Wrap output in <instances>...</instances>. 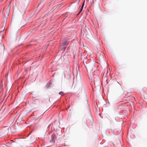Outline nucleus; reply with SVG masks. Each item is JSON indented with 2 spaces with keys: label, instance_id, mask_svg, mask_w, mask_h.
<instances>
[{
  "label": "nucleus",
  "instance_id": "obj_1",
  "mask_svg": "<svg viewBox=\"0 0 147 147\" xmlns=\"http://www.w3.org/2000/svg\"><path fill=\"white\" fill-rule=\"evenodd\" d=\"M28 4H27L25 6L22 5L20 8L19 11L18 13V15L20 16L23 17L26 12V9L28 7Z\"/></svg>",
  "mask_w": 147,
  "mask_h": 147
},
{
  "label": "nucleus",
  "instance_id": "obj_2",
  "mask_svg": "<svg viewBox=\"0 0 147 147\" xmlns=\"http://www.w3.org/2000/svg\"><path fill=\"white\" fill-rule=\"evenodd\" d=\"M88 72H90L94 67V63H87L84 64Z\"/></svg>",
  "mask_w": 147,
  "mask_h": 147
},
{
  "label": "nucleus",
  "instance_id": "obj_3",
  "mask_svg": "<svg viewBox=\"0 0 147 147\" xmlns=\"http://www.w3.org/2000/svg\"><path fill=\"white\" fill-rule=\"evenodd\" d=\"M85 34L86 35V37L88 39H91L92 37V34L91 32L89 30L86 31L85 32Z\"/></svg>",
  "mask_w": 147,
  "mask_h": 147
},
{
  "label": "nucleus",
  "instance_id": "obj_4",
  "mask_svg": "<svg viewBox=\"0 0 147 147\" xmlns=\"http://www.w3.org/2000/svg\"><path fill=\"white\" fill-rule=\"evenodd\" d=\"M33 103L34 105H36L37 106H39L40 105V101L38 99H35V100L33 101Z\"/></svg>",
  "mask_w": 147,
  "mask_h": 147
},
{
  "label": "nucleus",
  "instance_id": "obj_5",
  "mask_svg": "<svg viewBox=\"0 0 147 147\" xmlns=\"http://www.w3.org/2000/svg\"><path fill=\"white\" fill-rule=\"evenodd\" d=\"M113 144L114 145L117 146V145H120V140L118 139L117 140H114L113 142Z\"/></svg>",
  "mask_w": 147,
  "mask_h": 147
},
{
  "label": "nucleus",
  "instance_id": "obj_6",
  "mask_svg": "<svg viewBox=\"0 0 147 147\" xmlns=\"http://www.w3.org/2000/svg\"><path fill=\"white\" fill-rule=\"evenodd\" d=\"M51 140L54 143L55 142V139H57V137L54 134H53L51 136Z\"/></svg>",
  "mask_w": 147,
  "mask_h": 147
},
{
  "label": "nucleus",
  "instance_id": "obj_7",
  "mask_svg": "<svg viewBox=\"0 0 147 147\" xmlns=\"http://www.w3.org/2000/svg\"><path fill=\"white\" fill-rule=\"evenodd\" d=\"M84 2H85V1H84L83 2L82 5V7H81V8L80 9V11H79V12L77 14V15H79L80 13L81 12V11H82V10L83 9V8L84 5Z\"/></svg>",
  "mask_w": 147,
  "mask_h": 147
},
{
  "label": "nucleus",
  "instance_id": "obj_8",
  "mask_svg": "<svg viewBox=\"0 0 147 147\" xmlns=\"http://www.w3.org/2000/svg\"><path fill=\"white\" fill-rule=\"evenodd\" d=\"M68 42L67 41H64L63 42V44L64 46H66L68 44Z\"/></svg>",
  "mask_w": 147,
  "mask_h": 147
},
{
  "label": "nucleus",
  "instance_id": "obj_9",
  "mask_svg": "<svg viewBox=\"0 0 147 147\" xmlns=\"http://www.w3.org/2000/svg\"><path fill=\"white\" fill-rule=\"evenodd\" d=\"M61 5V4H59L55 6L53 8V10L56 9L58 7H60Z\"/></svg>",
  "mask_w": 147,
  "mask_h": 147
},
{
  "label": "nucleus",
  "instance_id": "obj_10",
  "mask_svg": "<svg viewBox=\"0 0 147 147\" xmlns=\"http://www.w3.org/2000/svg\"><path fill=\"white\" fill-rule=\"evenodd\" d=\"M59 94L62 96H63L64 95V93L62 92H60L59 93Z\"/></svg>",
  "mask_w": 147,
  "mask_h": 147
},
{
  "label": "nucleus",
  "instance_id": "obj_11",
  "mask_svg": "<svg viewBox=\"0 0 147 147\" xmlns=\"http://www.w3.org/2000/svg\"><path fill=\"white\" fill-rule=\"evenodd\" d=\"M22 26H20L18 28V30H20L21 28L22 27Z\"/></svg>",
  "mask_w": 147,
  "mask_h": 147
},
{
  "label": "nucleus",
  "instance_id": "obj_12",
  "mask_svg": "<svg viewBox=\"0 0 147 147\" xmlns=\"http://www.w3.org/2000/svg\"><path fill=\"white\" fill-rule=\"evenodd\" d=\"M48 47V45H47L45 47V48L46 49H47V48Z\"/></svg>",
  "mask_w": 147,
  "mask_h": 147
},
{
  "label": "nucleus",
  "instance_id": "obj_13",
  "mask_svg": "<svg viewBox=\"0 0 147 147\" xmlns=\"http://www.w3.org/2000/svg\"><path fill=\"white\" fill-rule=\"evenodd\" d=\"M78 4L76 5V8H77V7H78Z\"/></svg>",
  "mask_w": 147,
  "mask_h": 147
},
{
  "label": "nucleus",
  "instance_id": "obj_14",
  "mask_svg": "<svg viewBox=\"0 0 147 147\" xmlns=\"http://www.w3.org/2000/svg\"><path fill=\"white\" fill-rule=\"evenodd\" d=\"M0 46H1L2 48H3V47H3V45H1H1H0Z\"/></svg>",
  "mask_w": 147,
  "mask_h": 147
},
{
  "label": "nucleus",
  "instance_id": "obj_15",
  "mask_svg": "<svg viewBox=\"0 0 147 147\" xmlns=\"http://www.w3.org/2000/svg\"><path fill=\"white\" fill-rule=\"evenodd\" d=\"M83 63H84V64H85V62H84V61H83Z\"/></svg>",
  "mask_w": 147,
  "mask_h": 147
},
{
  "label": "nucleus",
  "instance_id": "obj_16",
  "mask_svg": "<svg viewBox=\"0 0 147 147\" xmlns=\"http://www.w3.org/2000/svg\"><path fill=\"white\" fill-rule=\"evenodd\" d=\"M86 103L87 104L88 102V101L87 100H86Z\"/></svg>",
  "mask_w": 147,
  "mask_h": 147
},
{
  "label": "nucleus",
  "instance_id": "obj_17",
  "mask_svg": "<svg viewBox=\"0 0 147 147\" xmlns=\"http://www.w3.org/2000/svg\"><path fill=\"white\" fill-rule=\"evenodd\" d=\"M8 7H10V5H8Z\"/></svg>",
  "mask_w": 147,
  "mask_h": 147
},
{
  "label": "nucleus",
  "instance_id": "obj_18",
  "mask_svg": "<svg viewBox=\"0 0 147 147\" xmlns=\"http://www.w3.org/2000/svg\"><path fill=\"white\" fill-rule=\"evenodd\" d=\"M54 0H51V2H52Z\"/></svg>",
  "mask_w": 147,
  "mask_h": 147
},
{
  "label": "nucleus",
  "instance_id": "obj_19",
  "mask_svg": "<svg viewBox=\"0 0 147 147\" xmlns=\"http://www.w3.org/2000/svg\"><path fill=\"white\" fill-rule=\"evenodd\" d=\"M93 2H94V1H93L92 3H93Z\"/></svg>",
  "mask_w": 147,
  "mask_h": 147
}]
</instances>
